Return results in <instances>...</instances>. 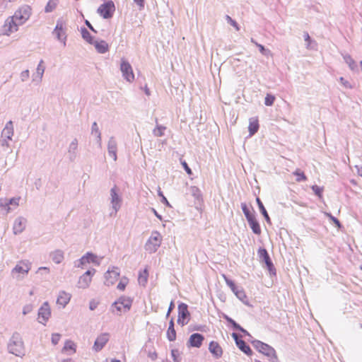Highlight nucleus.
I'll use <instances>...</instances> for the list:
<instances>
[{
    "label": "nucleus",
    "mask_w": 362,
    "mask_h": 362,
    "mask_svg": "<svg viewBox=\"0 0 362 362\" xmlns=\"http://www.w3.org/2000/svg\"><path fill=\"white\" fill-rule=\"evenodd\" d=\"M251 42L252 43H254L259 49L260 52L262 53V54H264L265 52V49H264V47L259 43H257V42H255L252 38L251 39Z\"/></svg>",
    "instance_id": "5fc2aeb1"
},
{
    "label": "nucleus",
    "mask_w": 362,
    "mask_h": 362,
    "mask_svg": "<svg viewBox=\"0 0 362 362\" xmlns=\"http://www.w3.org/2000/svg\"><path fill=\"white\" fill-rule=\"evenodd\" d=\"M128 283L129 279L126 277H123L117 284V288L120 291H124Z\"/></svg>",
    "instance_id": "ea45409f"
},
{
    "label": "nucleus",
    "mask_w": 362,
    "mask_h": 362,
    "mask_svg": "<svg viewBox=\"0 0 362 362\" xmlns=\"http://www.w3.org/2000/svg\"><path fill=\"white\" fill-rule=\"evenodd\" d=\"M293 175L296 176V180L298 182H303V181H306L307 180L306 175H305L304 172L302 171L300 169H296L293 172Z\"/></svg>",
    "instance_id": "f704fd0d"
},
{
    "label": "nucleus",
    "mask_w": 362,
    "mask_h": 362,
    "mask_svg": "<svg viewBox=\"0 0 362 362\" xmlns=\"http://www.w3.org/2000/svg\"><path fill=\"white\" fill-rule=\"evenodd\" d=\"M1 135L3 137H5L8 139H11V137L13 135V126L11 121H9L6 123L2 131Z\"/></svg>",
    "instance_id": "a878e982"
},
{
    "label": "nucleus",
    "mask_w": 362,
    "mask_h": 362,
    "mask_svg": "<svg viewBox=\"0 0 362 362\" xmlns=\"http://www.w3.org/2000/svg\"><path fill=\"white\" fill-rule=\"evenodd\" d=\"M181 164L183 166V168H185L186 173L189 175H191L192 174V170L189 168V167L188 166L187 163H186V161L185 160H181Z\"/></svg>",
    "instance_id": "09e8293b"
},
{
    "label": "nucleus",
    "mask_w": 362,
    "mask_h": 362,
    "mask_svg": "<svg viewBox=\"0 0 362 362\" xmlns=\"http://www.w3.org/2000/svg\"><path fill=\"white\" fill-rule=\"evenodd\" d=\"M95 273V270L94 269L86 272L82 276H80L78 281V286L81 288H88Z\"/></svg>",
    "instance_id": "9d476101"
},
{
    "label": "nucleus",
    "mask_w": 362,
    "mask_h": 362,
    "mask_svg": "<svg viewBox=\"0 0 362 362\" xmlns=\"http://www.w3.org/2000/svg\"><path fill=\"white\" fill-rule=\"evenodd\" d=\"M99 304V301L95 299L90 301L89 308L91 310H95Z\"/></svg>",
    "instance_id": "8fccbe9b"
},
{
    "label": "nucleus",
    "mask_w": 362,
    "mask_h": 362,
    "mask_svg": "<svg viewBox=\"0 0 362 362\" xmlns=\"http://www.w3.org/2000/svg\"><path fill=\"white\" fill-rule=\"evenodd\" d=\"M252 230L256 234H259L261 233V228H252Z\"/></svg>",
    "instance_id": "0e129e2a"
},
{
    "label": "nucleus",
    "mask_w": 362,
    "mask_h": 362,
    "mask_svg": "<svg viewBox=\"0 0 362 362\" xmlns=\"http://www.w3.org/2000/svg\"><path fill=\"white\" fill-rule=\"evenodd\" d=\"M54 34L57 36V39L63 42L65 45L66 33H65V25L62 21H58L56 27L54 30Z\"/></svg>",
    "instance_id": "2eb2a0df"
},
{
    "label": "nucleus",
    "mask_w": 362,
    "mask_h": 362,
    "mask_svg": "<svg viewBox=\"0 0 362 362\" xmlns=\"http://www.w3.org/2000/svg\"><path fill=\"white\" fill-rule=\"evenodd\" d=\"M190 192L197 201L200 202L202 200V192L199 187L196 186L191 187Z\"/></svg>",
    "instance_id": "473e14b6"
},
{
    "label": "nucleus",
    "mask_w": 362,
    "mask_h": 362,
    "mask_svg": "<svg viewBox=\"0 0 362 362\" xmlns=\"http://www.w3.org/2000/svg\"><path fill=\"white\" fill-rule=\"evenodd\" d=\"M62 351L69 355L74 354L76 351V344L71 340H67L65 341Z\"/></svg>",
    "instance_id": "393cba45"
},
{
    "label": "nucleus",
    "mask_w": 362,
    "mask_h": 362,
    "mask_svg": "<svg viewBox=\"0 0 362 362\" xmlns=\"http://www.w3.org/2000/svg\"><path fill=\"white\" fill-rule=\"evenodd\" d=\"M345 61L351 69H355L356 66V62L350 56L345 57Z\"/></svg>",
    "instance_id": "c03bdc74"
},
{
    "label": "nucleus",
    "mask_w": 362,
    "mask_h": 362,
    "mask_svg": "<svg viewBox=\"0 0 362 362\" xmlns=\"http://www.w3.org/2000/svg\"><path fill=\"white\" fill-rule=\"evenodd\" d=\"M11 210L10 204L7 199H0V212L8 214Z\"/></svg>",
    "instance_id": "2f4dec72"
},
{
    "label": "nucleus",
    "mask_w": 362,
    "mask_h": 362,
    "mask_svg": "<svg viewBox=\"0 0 362 362\" xmlns=\"http://www.w3.org/2000/svg\"><path fill=\"white\" fill-rule=\"evenodd\" d=\"M174 303L172 301L170 304V306H169V308H168V311L167 313V316H168L170 313V312L172 311V310L174 308Z\"/></svg>",
    "instance_id": "4d7b16f0"
},
{
    "label": "nucleus",
    "mask_w": 362,
    "mask_h": 362,
    "mask_svg": "<svg viewBox=\"0 0 362 362\" xmlns=\"http://www.w3.org/2000/svg\"><path fill=\"white\" fill-rule=\"evenodd\" d=\"M226 19L229 23H230L233 27L236 28L237 30H239L237 23L233 20L229 16H226Z\"/></svg>",
    "instance_id": "864d4df0"
},
{
    "label": "nucleus",
    "mask_w": 362,
    "mask_h": 362,
    "mask_svg": "<svg viewBox=\"0 0 362 362\" xmlns=\"http://www.w3.org/2000/svg\"><path fill=\"white\" fill-rule=\"evenodd\" d=\"M51 316V310L47 302L43 303L38 312V320L40 323L45 324Z\"/></svg>",
    "instance_id": "f8f14e48"
},
{
    "label": "nucleus",
    "mask_w": 362,
    "mask_h": 362,
    "mask_svg": "<svg viewBox=\"0 0 362 362\" xmlns=\"http://www.w3.org/2000/svg\"><path fill=\"white\" fill-rule=\"evenodd\" d=\"M257 203H258V205H259V207L260 209L262 214L264 215V216L265 217V218L267 221V223L271 224L269 217L268 214H267L265 208L264 207L262 203L261 202V201L259 200V198L257 199Z\"/></svg>",
    "instance_id": "4c0bfd02"
},
{
    "label": "nucleus",
    "mask_w": 362,
    "mask_h": 362,
    "mask_svg": "<svg viewBox=\"0 0 362 362\" xmlns=\"http://www.w3.org/2000/svg\"><path fill=\"white\" fill-rule=\"evenodd\" d=\"M8 347L9 351L17 356H22L25 354L23 342L18 334L12 336Z\"/></svg>",
    "instance_id": "f257e3e1"
},
{
    "label": "nucleus",
    "mask_w": 362,
    "mask_h": 362,
    "mask_svg": "<svg viewBox=\"0 0 362 362\" xmlns=\"http://www.w3.org/2000/svg\"><path fill=\"white\" fill-rule=\"evenodd\" d=\"M259 127V124L258 118L257 117L250 118L248 130L250 136H253L255 133L257 132Z\"/></svg>",
    "instance_id": "5701e85b"
},
{
    "label": "nucleus",
    "mask_w": 362,
    "mask_h": 362,
    "mask_svg": "<svg viewBox=\"0 0 362 362\" xmlns=\"http://www.w3.org/2000/svg\"><path fill=\"white\" fill-rule=\"evenodd\" d=\"M233 338L235 339L236 345L247 356H251L252 354V351L250 349V347L242 339H240L238 338V336L235 333L232 334Z\"/></svg>",
    "instance_id": "6ab92c4d"
},
{
    "label": "nucleus",
    "mask_w": 362,
    "mask_h": 362,
    "mask_svg": "<svg viewBox=\"0 0 362 362\" xmlns=\"http://www.w3.org/2000/svg\"><path fill=\"white\" fill-rule=\"evenodd\" d=\"M31 8L28 5L20 7L13 16V18L20 24L25 23L30 17Z\"/></svg>",
    "instance_id": "7ed1b4c3"
},
{
    "label": "nucleus",
    "mask_w": 362,
    "mask_h": 362,
    "mask_svg": "<svg viewBox=\"0 0 362 362\" xmlns=\"http://www.w3.org/2000/svg\"><path fill=\"white\" fill-rule=\"evenodd\" d=\"M92 133L95 134L98 137V139H100V133L99 132V129L96 122H94L92 125Z\"/></svg>",
    "instance_id": "49530a36"
},
{
    "label": "nucleus",
    "mask_w": 362,
    "mask_h": 362,
    "mask_svg": "<svg viewBox=\"0 0 362 362\" xmlns=\"http://www.w3.org/2000/svg\"><path fill=\"white\" fill-rule=\"evenodd\" d=\"M134 1L140 6H144V0H134Z\"/></svg>",
    "instance_id": "e2e57ef3"
},
{
    "label": "nucleus",
    "mask_w": 362,
    "mask_h": 362,
    "mask_svg": "<svg viewBox=\"0 0 362 362\" xmlns=\"http://www.w3.org/2000/svg\"><path fill=\"white\" fill-rule=\"evenodd\" d=\"M304 38H305V40L307 41L308 42V44L310 43V35L308 33H305L304 34Z\"/></svg>",
    "instance_id": "052dcab7"
},
{
    "label": "nucleus",
    "mask_w": 362,
    "mask_h": 362,
    "mask_svg": "<svg viewBox=\"0 0 362 362\" xmlns=\"http://www.w3.org/2000/svg\"><path fill=\"white\" fill-rule=\"evenodd\" d=\"M21 77L22 81L27 80L29 78V71L28 70L23 71L21 74Z\"/></svg>",
    "instance_id": "6e6d98bb"
},
{
    "label": "nucleus",
    "mask_w": 362,
    "mask_h": 362,
    "mask_svg": "<svg viewBox=\"0 0 362 362\" xmlns=\"http://www.w3.org/2000/svg\"><path fill=\"white\" fill-rule=\"evenodd\" d=\"M30 269V262L27 260L20 261L13 269V272L25 274Z\"/></svg>",
    "instance_id": "a211bd4d"
},
{
    "label": "nucleus",
    "mask_w": 362,
    "mask_h": 362,
    "mask_svg": "<svg viewBox=\"0 0 362 362\" xmlns=\"http://www.w3.org/2000/svg\"><path fill=\"white\" fill-rule=\"evenodd\" d=\"M60 339H61L60 334L55 333L52 335L51 340H52V343L54 345H57L59 343V341H60Z\"/></svg>",
    "instance_id": "a18cd8bd"
},
{
    "label": "nucleus",
    "mask_w": 362,
    "mask_h": 362,
    "mask_svg": "<svg viewBox=\"0 0 362 362\" xmlns=\"http://www.w3.org/2000/svg\"><path fill=\"white\" fill-rule=\"evenodd\" d=\"M245 214L248 220L249 224L251 226H258V223L256 221L255 216L249 211L245 207L243 209Z\"/></svg>",
    "instance_id": "7c9ffc66"
},
{
    "label": "nucleus",
    "mask_w": 362,
    "mask_h": 362,
    "mask_svg": "<svg viewBox=\"0 0 362 362\" xmlns=\"http://www.w3.org/2000/svg\"><path fill=\"white\" fill-rule=\"evenodd\" d=\"M275 97L271 94H267L264 100V104L267 106H271L274 104Z\"/></svg>",
    "instance_id": "79ce46f5"
},
{
    "label": "nucleus",
    "mask_w": 362,
    "mask_h": 362,
    "mask_svg": "<svg viewBox=\"0 0 362 362\" xmlns=\"http://www.w3.org/2000/svg\"><path fill=\"white\" fill-rule=\"evenodd\" d=\"M58 1V0H49L45 8V11L46 13H50L53 11L57 8Z\"/></svg>",
    "instance_id": "72a5a7b5"
},
{
    "label": "nucleus",
    "mask_w": 362,
    "mask_h": 362,
    "mask_svg": "<svg viewBox=\"0 0 362 362\" xmlns=\"http://www.w3.org/2000/svg\"><path fill=\"white\" fill-rule=\"evenodd\" d=\"M108 152L110 156L113 158L114 160L117 159L116 154V146L115 144H109L108 145Z\"/></svg>",
    "instance_id": "58836bf2"
},
{
    "label": "nucleus",
    "mask_w": 362,
    "mask_h": 362,
    "mask_svg": "<svg viewBox=\"0 0 362 362\" xmlns=\"http://www.w3.org/2000/svg\"><path fill=\"white\" fill-rule=\"evenodd\" d=\"M115 11V6L112 1L101 4L98 8V13L104 18H111Z\"/></svg>",
    "instance_id": "20e7f679"
},
{
    "label": "nucleus",
    "mask_w": 362,
    "mask_h": 362,
    "mask_svg": "<svg viewBox=\"0 0 362 362\" xmlns=\"http://www.w3.org/2000/svg\"><path fill=\"white\" fill-rule=\"evenodd\" d=\"M226 320L230 322L232 326L236 329H238V330H240L241 332H245L246 331L243 329L238 324H237L233 320H232L231 318L228 317H226Z\"/></svg>",
    "instance_id": "37998d69"
},
{
    "label": "nucleus",
    "mask_w": 362,
    "mask_h": 362,
    "mask_svg": "<svg viewBox=\"0 0 362 362\" xmlns=\"http://www.w3.org/2000/svg\"><path fill=\"white\" fill-rule=\"evenodd\" d=\"M81 35L83 38L90 44H93V39L90 33L86 29H81Z\"/></svg>",
    "instance_id": "c9c22d12"
},
{
    "label": "nucleus",
    "mask_w": 362,
    "mask_h": 362,
    "mask_svg": "<svg viewBox=\"0 0 362 362\" xmlns=\"http://www.w3.org/2000/svg\"><path fill=\"white\" fill-rule=\"evenodd\" d=\"M53 262L56 264L61 263L64 259V252L61 250H56L51 255Z\"/></svg>",
    "instance_id": "c756f323"
},
{
    "label": "nucleus",
    "mask_w": 362,
    "mask_h": 362,
    "mask_svg": "<svg viewBox=\"0 0 362 362\" xmlns=\"http://www.w3.org/2000/svg\"><path fill=\"white\" fill-rule=\"evenodd\" d=\"M204 337L199 333L192 334L188 340V346L191 347L199 348L203 343Z\"/></svg>",
    "instance_id": "f3484780"
},
{
    "label": "nucleus",
    "mask_w": 362,
    "mask_h": 362,
    "mask_svg": "<svg viewBox=\"0 0 362 362\" xmlns=\"http://www.w3.org/2000/svg\"><path fill=\"white\" fill-rule=\"evenodd\" d=\"M109 339L110 334L108 333H102L100 335H98L93 344V350L96 352L102 350L103 347L106 345V344L108 342Z\"/></svg>",
    "instance_id": "ddd939ff"
},
{
    "label": "nucleus",
    "mask_w": 362,
    "mask_h": 362,
    "mask_svg": "<svg viewBox=\"0 0 362 362\" xmlns=\"http://www.w3.org/2000/svg\"><path fill=\"white\" fill-rule=\"evenodd\" d=\"M167 338L169 341H173L176 339V331L174 327V321L173 319L169 322L168 329L167 330Z\"/></svg>",
    "instance_id": "bb28decb"
},
{
    "label": "nucleus",
    "mask_w": 362,
    "mask_h": 362,
    "mask_svg": "<svg viewBox=\"0 0 362 362\" xmlns=\"http://www.w3.org/2000/svg\"><path fill=\"white\" fill-rule=\"evenodd\" d=\"M95 47L100 53H105L109 50V45L105 40L93 42Z\"/></svg>",
    "instance_id": "cd10ccee"
},
{
    "label": "nucleus",
    "mask_w": 362,
    "mask_h": 362,
    "mask_svg": "<svg viewBox=\"0 0 362 362\" xmlns=\"http://www.w3.org/2000/svg\"><path fill=\"white\" fill-rule=\"evenodd\" d=\"M2 3L11 2L12 0H0Z\"/></svg>",
    "instance_id": "338daca9"
},
{
    "label": "nucleus",
    "mask_w": 362,
    "mask_h": 362,
    "mask_svg": "<svg viewBox=\"0 0 362 362\" xmlns=\"http://www.w3.org/2000/svg\"><path fill=\"white\" fill-rule=\"evenodd\" d=\"M158 195L160 196L163 199V202H168V200L167 199L164 197V195L163 194L162 192L160 191V189L159 188V190H158Z\"/></svg>",
    "instance_id": "bf43d9fd"
},
{
    "label": "nucleus",
    "mask_w": 362,
    "mask_h": 362,
    "mask_svg": "<svg viewBox=\"0 0 362 362\" xmlns=\"http://www.w3.org/2000/svg\"><path fill=\"white\" fill-rule=\"evenodd\" d=\"M120 70L123 77L129 83L134 81L135 76L131 64L124 59H122Z\"/></svg>",
    "instance_id": "6e6552de"
},
{
    "label": "nucleus",
    "mask_w": 362,
    "mask_h": 362,
    "mask_svg": "<svg viewBox=\"0 0 362 362\" xmlns=\"http://www.w3.org/2000/svg\"><path fill=\"white\" fill-rule=\"evenodd\" d=\"M255 348L258 351L269 358H276L275 350L269 345L262 342L257 341L255 344Z\"/></svg>",
    "instance_id": "9b49d317"
},
{
    "label": "nucleus",
    "mask_w": 362,
    "mask_h": 362,
    "mask_svg": "<svg viewBox=\"0 0 362 362\" xmlns=\"http://www.w3.org/2000/svg\"><path fill=\"white\" fill-rule=\"evenodd\" d=\"M312 189L317 195H318L319 197L322 196V189H321L320 187L314 185L312 187Z\"/></svg>",
    "instance_id": "603ef678"
},
{
    "label": "nucleus",
    "mask_w": 362,
    "mask_h": 362,
    "mask_svg": "<svg viewBox=\"0 0 362 362\" xmlns=\"http://www.w3.org/2000/svg\"><path fill=\"white\" fill-rule=\"evenodd\" d=\"M86 24L88 25V27L91 29L92 30H94L93 26L91 25V24L89 23V21H86Z\"/></svg>",
    "instance_id": "69168bd1"
},
{
    "label": "nucleus",
    "mask_w": 362,
    "mask_h": 362,
    "mask_svg": "<svg viewBox=\"0 0 362 362\" xmlns=\"http://www.w3.org/2000/svg\"><path fill=\"white\" fill-rule=\"evenodd\" d=\"M119 270L117 267H112L109 269L105 275V284L107 286L113 285L119 279Z\"/></svg>",
    "instance_id": "4468645a"
},
{
    "label": "nucleus",
    "mask_w": 362,
    "mask_h": 362,
    "mask_svg": "<svg viewBox=\"0 0 362 362\" xmlns=\"http://www.w3.org/2000/svg\"><path fill=\"white\" fill-rule=\"evenodd\" d=\"M160 243L161 235L158 233L154 232L146 244V250L150 253L154 252L157 250Z\"/></svg>",
    "instance_id": "423d86ee"
},
{
    "label": "nucleus",
    "mask_w": 362,
    "mask_h": 362,
    "mask_svg": "<svg viewBox=\"0 0 362 362\" xmlns=\"http://www.w3.org/2000/svg\"><path fill=\"white\" fill-rule=\"evenodd\" d=\"M45 66H44V62L41 60L37 67L36 70V74L39 79H41L42 78L44 71H45Z\"/></svg>",
    "instance_id": "e433bc0d"
},
{
    "label": "nucleus",
    "mask_w": 362,
    "mask_h": 362,
    "mask_svg": "<svg viewBox=\"0 0 362 362\" xmlns=\"http://www.w3.org/2000/svg\"><path fill=\"white\" fill-rule=\"evenodd\" d=\"M165 129V127L163 126H157L153 129V134L156 136H162L164 134V131Z\"/></svg>",
    "instance_id": "a19ab883"
},
{
    "label": "nucleus",
    "mask_w": 362,
    "mask_h": 362,
    "mask_svg": "<svg viewBox=\"0 0 362 362\" xmlns=\"http://www.w3.org/2000/svg\"><path fill=\"white\" fill-rule=\"evenodd\" d=\"M258 254L260 258L263 259L265 264L267 265L268 269L269 271H272L273 269V264L270 259V257L268 255L267 251L265 249H259L258 251Z\"/></svg>",
    "instance_id": "b1692460"
},
{
    "label": "nucleus",
    "mask_w": 362,
    "mask_h": 362,
    "mask_svg": "<svg viewBox=\"0 0 362 362\" xmlns=\"http://www.w3.org/2000/svg\"><path fill=\"white\" fill-rule=\"evenodd\" d=\"M19 25H21L13 18V16L8 18L2 26V34L8 36L11 33L16 32Z\"/></svg>",
    "instance_id": "39448f33"
},
{
    "label": "nucleus",
    "mask_w": 362,
    "mask_h": 362,
    "mask_svg": "<svg viewBox=\"0 0 362 362\" xmlns=\"http://www.w3.org/2000/svg\"><path fill=\"white\" fill-rule=\"evenodd\" d=\"M222 276L226 284L230 287L237 298H238L241 301L245 302L247 300V296L243 288L239 289L235 286V283L230 279H228L225 274H223Z\"/></svg>",
    "instance_id": "0eeeda50"
},
{
    "label": "nucleus",
    "mask_w": 362,
    "mask_h": 362,
    "mask_svg": "<svg viewBox=\"0 0 362 362\" xmlns=\"http://www.w3.org/2000/svg\"><path fill=\"white\" fill-rule=\"evenodd\" d=\"M331 218H332V220L333 223H334L337 226H340L339 221L337 218H334V217H331Z\"/></svg>",
    "instance_id": "680f3d73"
},
{
    "label": "nucleus",
    "mask_w": 362,
    "mask_h": 362,
    "mask_svg": "<svg viewBox=\"0 0 362 362\" xmlns=\"http://www.w3.org/2000/svg\"><path fill=\"white\" fill-rule=\"evenodd\" d=\"M189 312L187 305L182 303L178 306L177 323L181 326L187 325L189 320Z\"/></svg>",
    "instance_id": "1a4fd4ad"
},
{
    "label": "nucleus",
    "mask_w": 362,
    "mask_h": 362,
    "mask_svg": "<svg viewBox=\"0 0 362 362\" xmlns=\"http://www.w3.org/2000/svg\"><path fill=\"white\" fill-rule=\"evenodd\" d=\"M148 270L147 268L144 269L142 271H140L138 276L139 284L142 285L143 286H146L148 281Z\"/></svg>",
    "instance_id": "c85d7f7f"
},
{
    "label": "nucleus",
    "mask_w": 362,
    "mask_h": 362,
    "mask_svg": "<svg viewBox=\"0 0 362 362\" xmlns=\"http://www.w3.org/2000/svg\"><path fill=\"white\" fill-rule=\"evenodd\" d=\"M89 263L99 264L98 257L91 252H87L80 259L78 267H82Z\"/></svg>",
    "instance_id": "aec40b11"
},
{
    "label": "nucleus",
    "mask_w": 362,
    "mask_h": 362,
    "mask_svg": "<svg viewBox=\"0 0 362 362\" xmlns=\"http://www.w3.org/2000/svg\"><path fill=\"white\" fill-rule=\"evenodd\" d=\"M132 304V300L129 298L122 296L112 305V312L117 315L127 313L130 310Z\"/></svg>",
    "instance_id": "f03ea898"
},
{
    "label": "nucleus",
    "mask_w": 362,
    "mask_h": 362,
    "mask_svg": "<svg viewBox=\"0 0 362 362\" xmlns=\"http://www.w3.org/2000/svg\"><path fill=\"white\" fill-rule=\"evenodd\" d=\"M209 350L210 353L216 358H221L223 355V351L221 345L215 341L209 343Z\"/></svg>",
    "instance_id": "412c9836"
},
{
    "label": "nucleus",
    "mask_w": 362,
    "mask_h": 362,
    "mask_svg": "<svg viewBox=\"0 0 362 362\" xmlns=\"http://www.w3.org/2000/svg\"><path fill=\"white\" fill-rule=\"evenodd\" d=\"M339 81L341 82V83L345 87V88H351L352 86H351V84L349 83V82L348 81H346L344 78L343 77H341L339 78Z\"/></svg>",
    "instance_id": "3c124183"
},
{
    "label": "nucleus",
    "mask_w": 362,
    "mask_h": 362,
    "mask_svg": "<svg viewBox=\"0 0 362 362\" xmlns=\"http://www.w3.org/2000/svg\"><path fill=\"white\" fill-rule=\"evenodd\" d=\"M111 362H121V361L118 359H112Z\"/></svg>",
    "instance_id": "774afa93"
},
{
    "label": "nucleus",
    "mask_w": 362,
    "mask_h": 362,
    "mask_svg": "<svg viewBox=\"0 0 362 362\" xmlns=\"http://www.w3.org/2000/svg\"><path fill=\"white\" fill-rule=\"evenodd\" d=\"M110 196H111V203L112 204V208L114 209L115 213L116 214L121 206V202H122V199L117 193V189L116 186H115L114 187H112L111 189Z\"/></svg>",
    "instance_id": "dca6fc26"
},
{
    "label": "nucleus",
    "mask_w": 362,
    "mask_h": 362,
    "mask_svg": "<svg viewBox=\"0 0 362 362\" xmlns=\"http://www.w3.org/2000/svg\"><path fill=\"white\" fill-rule=\"evenodd\" d=\"M20 197H14L9 200H8L10 206H13L15 207L18 206L19 204Z\"/></svg>",
    "instance_id": "de8ad7c7"
},
{
    "label": "nucleus",
    "mask_w": 362,
    "mask_h": 362,
    "mask_svg": "<svg viewBox=\"0 0 362 362\" xmlns=\"http://www.w3.org/2000/svg\"><path fill=\"white\" fill-rule=\"evenodd\" d=\"M144 93H145L147 95H151L150 90H149V88H148L147 85H145V86L144 87Z\"/></svg>",
    "instance_id": "13d9d810"
},
{
    "label": "nucleus",
    "mask_w": 362,
    "mask_h": 362,
    "mask_svg": "<svg viewBox=\"0 0 362 362\" xmlns=\"http://www.w3.org/2000/svg\"><path fill=\"white\" fill-rule=\"evenodd\" d=\"M71 298V295L64 291L59 292L57 299V304L64 308L69 303Z\"/></svg>",
    "instance_id": "4be33fe9"
}]
</instances>
